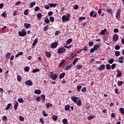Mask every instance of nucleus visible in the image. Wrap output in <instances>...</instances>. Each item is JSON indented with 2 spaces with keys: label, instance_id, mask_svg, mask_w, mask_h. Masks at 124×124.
<instances>
[{
  "label": "nucleus",
  "instance_id": "obj_6",
  "mask_svg": "<svg viewBox=\"0 0 124 124\" xmlns=\"http://www.w3.org/2000/svg\"><path fill=\"white\" fill-rule=\"evenodd\" d=\"M117 75H116V77L120 78L123 76V73H122V71L121 70L118 69L117 70Z\"/></svg>",
  "mask_w": 124,
  "mask_h": 124
},
{
  "label": "nucleus",
  "instance_id": "obj_59",
  "mask_svg": "<svg viewBox=\"0 0 124 124\" xmlns=\"http://www.w3.org/2000/svg\"><path fill=\"white\" fill-rule=\"evenodd\" d=\"M7 120V117H6V116H3L2 117V121H3V122H5V121H6Z\"/></svg>",
  "mask_w": 124,
  "mask_h": 124
},
{
  "label": "nucleus",
  "instance_id": "obj_8",
  "mask_svg": "<svg viewBox=\"0 0 124 124\" xmlns=\"http://www.w3.org/2000/svg\"><path fill=\"white\" fill-rule=\"evenodd\" d=\"M69 19V17L66 16L65 15H63L62 16V22H65V21H68Z\"/></svg>",
  "mask_w": 124,
  "mask_h": 124
},
{
  "label": "nucleus",
  "instance_id": "obj_41",
  "mask_svg": "<svg viewBox=\"0 0 124 124\" xmlns=\"http://www.w3.org/2000/svg\"><path fill=\"white\" fill-rule=\"evenodd\" d=\"M121 54V53L119 51H115V55L116 57H119L120 55Z\"/></svg>",
  "mask_w": 124,
  "mask_h": 124
},
{
  "label": "nucleus",
  "instance_id": "obj_17",
  "mask_svg": "<svg viewBox=\"0 0 124 124\" xmlns=\"http://www.w3.org/2000/svg\"><path fill=\"white\" fill-rule=\"evenodd\" d=\"M113 10L112 9H107V12L108 13V14H110V15H112L113 14L112 12Z\"/></svg>",
  "mask_w": 124,
  "mask_h": 124
},
{
  "label": "nucleus",
  "instance_id": "obj_44",
  "mask_svg": "<svg viewBox=\"0 0 124 124\" xmlns=\"http://www.w3.org/2000/svg\"><path fill=\"white\" fill-rule=\"evenodd\" d=\"M108 63L109 64H112L113 62H114V59H110L108 61Z\"/></svg>",
  "mask_w": 124,
  "mask_h": 124
},
{
  "label": "nucleus",
  "instance_id": "obj_16",
  "mask_svg": "<svg viewBox=\"0 0 124 124\" xmlns=\"http://www.w3.org/2000/svg\"><path fill=\"white\" fill-rule=\"evenodd\" d=\"M72 66H73V65L72 64H70V65H68L66 66V67L65 68L64 70H69V69H70V68L71 67H72Z\"/></svg>",
  "mask_w": 124,
  "mask_h": 124
},
{
  "label": "nucleus",
  "instance_id": "obj_61",
  "mask_svg": "<svg viewBox=\"0 0 124 124\" xmlns=\"http://www.w3.org/2000/svg\"><path fill=\"white\" fill-rule=\"evenodd\" d=\"M60 33H61V32L60 31L58 30L55 31V35H59Z\"/></svg>",
  "mask_w": 124,
  "mask_h": 124
},
{
  "label": "nucleus",
  "instance_id": "obj_37",
  "mask_svg": "<svg viewBox=\"0 0 124 124\" xmlns=\"http://www.w3.org/2000/svg\"><path fill=\"white\" fill-rule=\"evenodd\" d=\"M78 61H79V58H76L73 62V64H74V65H75V64H76V62H77Z\"/></svg>",
  "mask_w": 124,
  "mask_h": 124
},
{
  "label": "nucleus",
  "instance_id": "obj_55",
  "mask_svg": "<svg viewBox=\"0 0 124 124\" xmlns=\"http://www.w3.org/2000/svg\"><path fill=\"white\" fill-rule=\"evenodd\" d=\"M18 101L19 103H23L24 102V99L23 98H19L18 99Z\"/></svg>",
  "mask_w": 124,
  "mask_h": 124
},
{
  "label": "nucleus",
  "instance_id": "obj_5",
  "mask_svg": "<svg viewBox=\"0 0 124 124\" xmlns=\"http://www.w3.org/2000/svg\"><path fill=\"white\" fill-rule=\"evenodd\" d=\"M112 39L114 42H117V41H118V39H119V35L117 34H114Z\"/></svg>",
  "mask_w": 124,
  "mask_h": 124
},
{
  "label": "nucleus",
  "instance_id": "obj_50",
  "mask_svg": "<svg viewBox=\"0 0 124 124\" xmlns=\"http://www.w3.org/2000/svg\"><path fill=\"white\" fill-rule=\"evenodd\" d=\"M24 15L28 16L29 15V9H26L24 11Z\"/></svg>",
  "mask_w": 124,
  "mask_h": 124
},
{
  "label": "nucleus",
  "instance_id": "obj_52",
  "mask_svg": "<svg viewBox=\"0 0 124 124\" xmlns=\"http://www.w3.org/2000/svg\"><path fill=\"white\" fill-rule=\"evenodd\" d=\"M24 70L26 72H28V71H30V67H29V66L25 67L24 68Z\"/></svg>",
  "mask_w": 124,
  "mask_h": 124
},
{
  "label": "nucleus",
  "instance_id": "obj_39",
  "mask_svg": "<svg viewBox=\"0 0 124 124\" xmlns=\"http://www.w3.org/2000/svg\"><path fill=\"white\" fill-rule=\"evenodd\" d=\"M46 108H49V107H51L52 106H53V104H51V103H46Z\"/></svg>",
  "mask_w": 124,
  "mask_h": 124
},
{
  "label": "nucleus",
  "instance_id": "obj_64",
  "mask_svg": "<svg viewBox=\"0 0 124 124\" xmlns=\"http://www.w3.org/2000/svg\"><path fill=\"white\" fill-rule=\"evenodd\" d=\"M48 16H52L53 15V12L52 11H49L48 13Z\"/></svg>",
  "mask_w": 124,
  "mask_h": 124
},
{
  "label": "nucleus",
  "instance_id": "obj_28",
  "mask_svg": "<svg viewBox=\"0 0 124 124\" xmlns=\"http://www.w3.org/2000/svg\"><path fill=\"white\" fill-rule=\"evenodd\" d=\"M18 105H19V103H18V102H16V104L14 105V110H15V111L17 110V108H18Z\"/></svg>",
  "mask_w": 124,
  "mask_h": 124
},
{
  "label": "nucleus",
  "instance_id": "obj_53",
  "mask_svg": "<svg viewBox=\"0 0 124 124\" xmlns=\"http://www.w3.org/2000/svg\"><path fill=\"white\" fill-rule=\"evenodd\" d=\"M18 119L21 122H24L25 121V119L22 116H19Z\"/></svg>",
  "mask_w": 124,
  "mask_h": 124
},
{
  "label": "nucleus",
  "instance_id": "obj_60",
  "mask_svg": "<svg viewBox=\"0 0 124 124\" xmlns=\"http://www.w3.org/2000/svg\"><path fill=\"white\" fill-rule=\"evenodd\" d=\"M45 22L46 24H49V23H50V20H49V18H46L45 20Z\"/></svg>",
  "mask_w": 124,
  "mask_h": 124
},
{
  "label": "nucleus",
  "instance_id": "obj_40",
  "mask_svg": "<svg viewBox=\"0 0 124 124\" xmlns=\"http://www.w3.org/2000/svg\"><path fill=\"white\" fill-rule=\"evenodd\" d=\"M54 75V72L52 71L49 72V74H48V77H49V78H52V77H53V76Z\"/></svg>",
  "mask_w": 124,
  "mask_h": 124
},
{
  "label": "nucleus",
  "instance_id": "obj_32",
  "mask_svg": "<svg viewBox=\"0 0 124 124\" xmlns=\"http://www.w3.org/2000/svg\"><path fill=\"white\" fill-rule=\"evenodd\" d=\"M94 118H95V117L93 115H90L88 117V120L89 121H91V120H93V119H94Z\"/></svg>",
  "mask_w": 124,
  "mask_h": 124
},
{
  "label": "nucleus",
  "instance_id": "obj_3",
  "mask_svg": "<svg viewBox=\"0 0 124 124\" xmlns=\"http://www.w3.org/2000/svg\"><path fill=\"white\" fill-rule=\"evenodd\" d=\"M66 51V49L64 48V47H60L58 50V54H62V53H64Z\"/></svg>",
  "mask_w": 124,
  "mask_h": 124
},
{
  "label": "nucleus",
  "instance_id": "obj_15",
  "mask_svg": "<svg viewBox=\"0 0 124 124\" xmlns=\"http://www.w3.org/2000/svg\"><path fill=\"white\" fill-rule=\"evenodd\" d=\"M17 79L19 83H21V82H22V77H21V76H20L19 75H17Z\"/></svg>",
  "mask_w": 124,
  "mask_h": 124
},
{
  "label": "nucleus",
  "instance_id": "obj_47",
  "mask_svg": "<svg viewBox=\"0 0 124 124\" xmlns=\"http://www.w3.org/2000/svg\"><path fill=\"white\" fill-rule=\"evenodd\" d=\"M35 2H32L31 3H30V7L31 8L32 7H33V6H34L35 4Z\"/></svg>",
  "mask_w": 124,
  "mask_h": 124
},
{
  "label": "nucleus",
  "instance_id": "obj_43",
  "mask_svg": "<svg viewBox=\"0 0 124 124\" xmlns=\"http://www.w3.org/2000/svg\"><path fill=\"white\" fill-rule=\"evenodd\" d=\"M120 111L122 115H124V108H120Z\"/></svg>",
  "mask_w": 124,
  "mask_h": 124
},
{
  "label": "nucleus",
  "instance_id": "obj_10",
  "mask_svg": "<svg viewBox=\"0 0 124 124\" xmlns=\"http://www.w3.org/2000/svg\"><path fill=\"white\" fill-rule=\"evenodd\" d=\"M45 55L46 58H48V59H49V58L52 56L51 52L48 51H46V52H45Z\"/></svg>",
  "mask_w": 124,
  "mask_h": 124
},
{
  "label": "nucleus",
  "instance_id": "obj_7",
  "mask_svg": "<svg viewBox=\"0 0 124 124\" xmlns=\"http://www.w3.org/2000/svg\"><path fill=\"white\" fill-rule=\"evenodd\" d=\"M25 85H27V86H32L33 82L31 80H27L25 82Z\"/></svg>",
  "mask_w": 124,
  "mask_h": 124
},
{
  "label": "nucleus",
  "instance_id": "obj_11",
  "mask_svg": "<svg viewBox=\"0 0 124 124\" xmlns=\"http://www.w3.org/2000/svg\"><path fill=\"white\" fill-rule=\"evenodd\" d=\"M90 17H93V18H95L96 17V14H94V12L92 11L90 13Z\"/></svg>",
  "mask_w": 124,
  "mask_h": 124
},
{
  "label": "nucleus",
  "instance_id": "obj_48",
  "mask_svg": "<svg viewBox=\"0 0 124 124\" xmlns=\"http://www.w3.org/2000/svg\"><path fill=\"white\" fill-rule=\"evenodd\" d=\"M77 91L78 92V93H80V91H81V89H82V86H77Z\"/></svg>",
  "mask_w": 124,
  "mask_h": 124
},
{
  "label": "nucleus",
  "instance_id": "obj_63",
  "mask_svg": "<svg viewBox=\"0 0 124 124\" xmlns=\"http://www.w3.org/2000/svg\"><path fill=\"white\" fill-rule=\"evenodd\" d=\"M42 114L44 115V117H47V116H48V114H46V113H45V110H43L42 111Z\"/></svg>",
  "mask_w": 124,
  "mask_h": 124
},
{
  "label": "nucleus",
  "instance_id": "obj_35",
  "mask_svg": "<svg viewBox=\"0 0 124 124\" xmlns=\"http://www.w3.org/2000/svg\"><path fill=\"white\" fill-rule=\"evenodd\" d=\"M40 71V70L39 69H34L32 70V73H35L36 72H39Z\"/></svg>",
  "mask_w": 124,
  "mask_h": 124
},
{
  "label": "nucleus",
  "instance_id": "obj_23",
  "mask_svg": "<svg viewBox=\"0 0 124 124\" xmlns=\"http://www.w3.org/2000/svg\"><path fill=\"white\" fill-rule=\"evenodd\" d=\"M62 123L63 124H68V121H67V119L66 118H64L62 121Z\"/></svg>",
  "mask_w": 124,
  "mask_h": 124
},
{
  "label": "nucleus",
  "instance_id": "obj_18",
  "mask_svg": "<svg viewBox=\"0 0 124 124\" xmlns=\"http://www.w3.org/2000/svg\"><path fill=\"white\" fill-rule=\"evenodd\" d=\"M64 62H65V60H62L61 63L59 65V67H62L63 64H64Z\"/></svg>",
  "mask_w": 124,
  "mask_h": 124
},
{
  "label": "nucleus",
  "instance_id": "obj_36",
  "mask_svg": "<svg viewBox=\"0 0 124 124\" xmlns=\"http://www.w3.org/2000/svg\"><path fill=\"white\" fill-rule=\"evenodd\" d=\"M52 120L56 122V121H57L58 120V116L57 115H53L52 116Z\"/></svg>",
  "mask_w": 124,
  "mask_h": 124
},
{
  "label": "nucleus",
  "instance_id": "obj_24",
  "mask_svg": "<svg viewBox=\"0 0 124 124\" xmlns=\"http://www.w3.org/2000/svg\"><path fill=\"white\" fill-rule=\"evenodd\" d=\"M65 76V73H62L60 74L59 78L60 79H62Z\"/></svg>",
  "mask_w": 124,
  "mask_h": 124
},
{
  "label": "nucleus",
  "instance_id": "obj_49",
  "mask_svg": "<svg viewBox=\"0 0 124 124\" xmlns=\"http://www.w3.org/2000/svg\"><path fill=\"white\" fill-rule=\"evenodd\" d=\"M82 93H86L87 92V88L86 87H83L81 90Z\"/></svg>",
  "mask_w": 124,
  "mask_h": 124
},
{
  "label": "nucleus",
  "instance_id": "obj_14",
  "mask_svg": "<svg viewBox=\"0 0 124 124\" xmlns=\"http://www.w3.org/2000/svg\"><path fill=\"white\" fill-rule=\"evenodd\" d=\"M57 78H58V75H57V74H54L53 75V76H52V77L51 78V79H52V80H57Z\"/></svg>",
  "mask_w": 124,
  "mask_h": 124
},
{
  "label": "nucleus",
  "instance_id": "obj_62",
  "mask_svg": "<svg viewBox=\"0 0 124 124\" xmlns=\"http://www.w3.org/2000/svg\"><path fill=\"white\" fill-rule=\"evenodd\" d=\"M111 118H116V114L115 113H112L111 114Z\"/></svg>",
  "mask_w": 124,
  "mask_h": 124
},
{
  "label": "nucleus",
  "instance_id": "obj_56",
  "mask_svg": "<svg viewBox=\"0 0 124 124\" xmlns=\"http://www.w3.org/2000/svg\"><path fill=\"white\" fill-rule=\"evenodd\" d=\"M116 63H113L111 65V69H115L116 68Z\"/></svg>",
  "mask_w": 124,
  "mask_h": 124
},
{
  "label": "nucleus",
  "instance_id": "obj_19",
  "mask_svg": "<svg viewBox=\"0 0 124 124\" xmlns=\"http://www.w3.org/2000/svg\"><path fill=\"white\" fill-rule=\"evenodd\" d=\"M71 99L72 101H74V102H75V103H76V102H77V97L75 96H73L71 97Z\"/></svg>",
  "mask_w": 124,
  "mask_h": 124
},
{
  "label": "nucleus",
  "instance_id": "obj_22",
  "mask_svg": "<svg viewBox=\"0 0 124 124\" xmlns=\"http://www.w3.org/2000/svg\"><path fill=\"white\" fill-rule=\"evenodd\" d=\"M2 17H4V18H6L7 17V14H6V11H4L1 14Z\"/></svg>",
  "mask_w": 124,
  "mask_h": 124
},
{
  "label": "nucleus",
  "instance_id": "obj_4",
  "mask_svg": "<svg viewBox=\"0 0 124 124\" xmlns=\"http://www.w3.org/2000/svg\"><path fill=\"white\" fill-rule=\"evenodd\" d=\"M58 45H59V43L58 42H54L50 45V47L52 49H55L58 47Z\"/></svg>",
  "mask_w": 124,
  "mask_h": 124
},
{
  "label": "nucleus",
  "instance_id": "obj_26",
  "mask_svg": "<svg viewBox=\"0 0 124 124\" xmlns=\"http://www.w3.org/2000/svg\"><path fill=\"white\" fill-rule=\"evenodd\" d=\"M10 56H11V53H10V52L7 53L5 56L6 59L8 60L9 58H10Z\"/></svg>",
  "mask_w": 124,
  "mask_h": 124
},
{
  "label": "nucleus",
  "instance_id": "obj_51",
  "mask_svg": "<svg viewBox=\"0 0 124 124\" xmlns=\"http://www.w3.org/2000/svg\"><path fill=\"white\" fill-rule=\"evenodd\" d=\"M77 105H78V106H81V105H82V101H81V100H78V101Z\"/></svg>",
  "mask_w": 124,
  "mask_h": 124
},
{
  "label": "nucleus",
  "instance_id": "obj_33",
  "mask_svg": "<svg viewBox=\"0 0 124 124\" xmlns=\"http://www.w3.org/2000/svg\"><path fill=\"white\" fill-rule=\"evenodd\" d=\"M48 5H49L50 7H56V6H57V4L48 3Z\"/></svg>",
  "mask_w": 124,
  "mask_h": 124
},
{
  "label": "nucleus",
  "instance_id": "obj_25",
  "mask_svg": "<svg viewBox=\"0 0 124 124\" xmlns=\"http://www.w3.org/2000/svg\"><path fill=\"white\" fill-rule=\"evenodd\" d=\"M37 18L38 20H40V19H41V18H42V14H41V13H38L37 15Z\"/></svg>",
  "mask_w": 124,
  "mask_h": 124
},
{
  "label": "nucleus",
  "instance_id": "obj_21",
  "mask_svg": "<svg viewBox=\"0 0 124 124\" xmlns=\"http://www.w3.org/2000/svg\"><path fill=\"white\" fill-rule=\"evenodd\" d=\"M34 93L36 94H40L41 93V91L39 89H37L34 91Z\"/></svg>",
  "mask_w": 124,
  "mask_h": 124
},
{
  "label": "nucleus",
  "instance_id": "obj_31",
  "mask_svg": "<svg viewBox=\"0 0 124 124\" xmlns=\"http://www.w3.org/2000/svg\"><path fill=\"white\" fill-rule=\"evenodd\" d=\"M100 46H99V45H96L95 46H94L93 48L94 49V50L95 51H96V50H97V49H98V48H99Z\"/></svg>",
  "mask_w": 124,
  "mask_h": 124
},
{
  "label": "nucleus",
  "instance_id": "obj_29",
  "mask_svg": "<svg viewBox=\"0 0 124 124\" xmlns=\"http://www.w3.org/2000/svg\"><path fill=\"white\" fill-rule=\"evenodd\" d=\"M70 109V105H67L65 106V111H68Z\"/></svg>",
  "mask_w": 124,
  "mask_h": 124
},
{
  "label": "nucleus",
  "instance_id": "obj_13",
  "mask_svg": "<svg viewBox=\"0 0 124 124\" xmlns=\"http://www.w3.org/2000/svg\"><path fill=\"white\" fill-rule=\"evenodd\" d=\"M24 26L26 29H29V28H31V24L25 23L24 24Z\"/></svg>",
  "mask_w": 124,
  "mask_h": 124
},
{
  "label": "nucleus",
  "instance_id": "obj_45",
  "mask_svg": "<svg viewBox=\"0 0 124 124\" xmlns=\"http://www.w3.org/2000/svg\"><path fill=\"white\" fill-rule=\"evenodd\" d=\"M71 42H72V39L70 38L67 41L66 44H70V43H71Z\"/></svg>",
  "mask_w": 124,
  "mask_h": 124
},
{
  "label": "nucleus",
  "instance_id": "obj_12",
  "mask_svg": "<svg viewBox=\"0 0 124 124\" xmlns=\"http://www.w3.org/2000/svg\"><path fill=\"white\" fill-rule=\"evenodd\" d=\"M41 98L42 99V102H45V100L46 99V97L45 94H43L41 95Z\"/></svg>",
  "mask_w": 124,
  "mask_h": 124
},
{
  "label": "nucleus",
  "instance_id": "obj_27",
  "mask_svg": "<svg viewBox=\"0 0 124 124\" xmlns=\"http://www.w3.org/2000/svg\"><path fill=\"white\" fill-rule=\"evenodd\" d=\"M37 42H38V40L37 39H35L32 44V46H36Z\"/></svg>",
  "mask_w": 124,
  "mask_h": 124
},
{
  "label": "nucleus",
  "instance_id": "obj_9",
  "mask_svg": "<svg viewBox=\"0 0 124 124\" xmlns=\"http://www.w3.org/2000/svg\"><path fill=\"white\" fill-rule=\"evenodd\" d=\"M104 68H105V64H103L100 65V66L98 68V70L101 71L102 70H103Z\"/></svg>",
  "mask_w": 124,
  "mask_h": 124
},
{
  "label": "nucleus",
  "instance_id": "obj_38",
  "mask_svg": "<svg viewBox=\"0 0 124 124\" xmlns=\"http://www.w3.org/2000/svg\"><path fill=\"white\" fill-rule=\"evenodd\" d=\"M106 66V69H107L108 70L111 69V65H110L109 64H107Z\"/></svg>",
  "mask_w": 124,
  "mask_h": 124
},
{
  "label": "nucleus",
  "instance_id": "obj_20",
  "mask_svg": "<svg viewBox=\"0 0 124 124\" xmlns=\"http://www.w3.org/2000/svg\"><path fill=\"white\" fill-rule=\"evenodd\" d=\"M106 31H107V29H104L101 31L100 34H101V35H105V32H106Z\"/></svg>",
  "mask_w": 124,
  "mask_h": 124
},
{
  "label": "nucleus",
  "instance_id": "obj_54",
  "mask_svg": "<svg viewBox=\"0 0 124 124\" xmlns=\"http://www.w3.org/2000/svg\"><path fill=\"white\" fill-rule=\"evenodd\" d=\"M115 50H120V48H121V46H120V45H116L115 46Z\"/></svg>",
  "mask_w": 124,
  "mask_h": 124
},
{
  "label": "nucleus",
  "instance_id": "obj_58",
  "mask_svg": "<svg viewBox=\"0 0 124 124\" xmlns=\"http://www.w3.org/2000/svg\"><path fill=\"white\" fill-rule=\"evenodd\" d=\"M82 50H83V51H84L85 52H87V51H88V46H84Z\"/></svg>",
  "mask_w": 124,
  "mask_h": 124
},
{
  "label": "nucleus",
  "instance_id": "obj_57",
  "mask_svg": "<svg viewBox=\"0 0 124 124\" xmlns=\"http://www.w3.org/2000/svg\"><path fill=\"white\" fill-rule=\"evenodd\" d=\"M73 8L75 10H77V9H78V8H79V6H78V5H75L73 6Z\"/></svg>",
  "mask_w": 124,
  "mask_h": 124
},
{
  "label": "nucleus",
  "instance_id": "obj_2",
  "mask_svg": "<svg viewBox=\"0 0 124 124\" xmlns=\"http://www.w3.org/2000/svg\"><path fill=\"white\" fill-rule=\"evenodd\" d=\"M121 12H122V10L121 9H118L116 12L115 17H116V19H117V20H118V21H120V19L121 18Z\"/></svg>",
  "mask_w": 124,
  "mask_h": 124
},
{
  "label": "nucleus",
  "instance_id": "obj_46",
  "mask_svg": "<svg viewBox=\"0 0 124 124\" xmlns=\"http://www.w3.org/2000/svg\"><path fill=\"white\" fill-rule=\"evenodd\" d=\"M49 20L52 23H53V22L55 21V18H54L53 16H50Z\"/></svg>",
  "mask_w": 124,
  "mask_h": 124
},
{
  "label": "nucleus",
  "instance_id": "obj_30",
  "mask_svg": "<svg viewBox=\"0 0 124 124\" xmlns=\"http://www.w3.org/2000/svg\"><path fill=\"white\" fill-rule=\"evenodd\" d=\"M123 84H124V82H123V81L119 80L117 82V85H118V87H121V86H122V85H123Z\"/></svg>",
  "mask_w": 124,
  "mask_h": 124
},
{
  "label": "nucleus",
  "instance_id": "obj_42",
  "mask_svg": "<svg viewBox=\"0 0 124 124\" xmlns=\"http://www.w3.org/2000/svg\"><path fill=\"white\" fill-rule=\"evenodd\" d=\"M82 67H83V65H82L78 64L76 66V68H77L78 69H81V68H82Z\"/></svg>",
  "mask_w": 124,
  "mask_h": 124
},
{
  "label": "nucleus",
  "instance_id": "obj_1",
  "mask_svg": "<svg viewBox=\"0 0 124 124\" xmlns=\"http://www.w3.org/2000/svg\"><path fill=\"white\" fill-rule=\"evenodd\" d=\"M18 35L19 36H26L27 35V31H26V29H21V31L18 32Z\"/></svg>",
  "mask_w": 124,
  "mask_h": 124
},
{
  "label": "nucleus",
  "instance_id": "obj_34",
  "mask_svg": "<svg viewBox=\"0 0 124 124\" xmlns=\"http://www.w3.org/2000/svg\"><path fill=\"white\" fill-rule=\"evenodd\" d=\"M12 106V104H11V103H9L7 105L6 108H5V110H9V108H10V107H11V106Z\"/></svg>",
  "mask_w": 124,
  "mask_h": 124
}]
</instances>
